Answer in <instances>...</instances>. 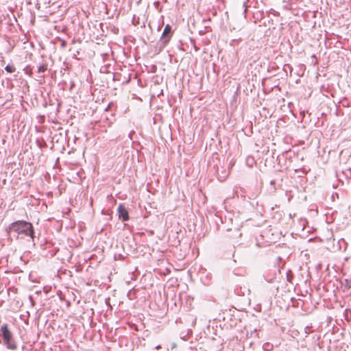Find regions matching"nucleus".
Wrapping results in <instances>:
<instances>
[{"mask_svg":"<svg viewBox=\"0 0 351 351\" xmlns=\"http://www.w3.org/2000/svg\"><path fill=\"white\" fill-rule=\"evenodd\" d=\"M7 232L8 234L14 232L18 236H21L22 238L24 237H30L32 239L34 238V229L33 226L31 223L26 221H16L12 223L8 228Z\"/></svg>","mask_w":351,"mask_h":351,"instance_id":"f257e3e1","label":"nucleus"},{"mask_svg":"<svg viewBox=\"0 0 351 351\" xmlns=\"http://www.w3.org/2000/svg\"><path fill=\"white\" fill-rule=\"evenodd\" d=\"M0 336L3 344L10 350H16L17 346L13 338L12 332L8 329L7 324H3L0 328Z\"/></svg>","mask_w":351,"mask_h":351,"instance_id":"f03ea898","label":"nucleus"},{"mask_svg":"<svg viewBox=\"0 0 351 351\" xmlns=\"http://www.w3.org/2000/svg\"><path fill=\"white\" fill-rule=\"evenodd\" d=\"M171 27L169 25H167L164 29L161 36V41L166 45L170 40L171 37Z\"/></svg>","mask_w":351,"mask_h":351,"instance_id":"7ed1b4c3","label":"nucleus"},{"mask_svg":"<svg viewBox=\"0 0 351 351\" xmlns=\"http://www.w3.org/2000/svg\"><path fill=\"white\" fill-rule=\"evenodd\" d=\"M118 213L119 218H121L123 221H127L129 219L128 213L123 205H119L118 207Z\"/></svg>","mask_w":351,"mask_h":351,"instance_id":"20e7f679","label":"nucleus"},{"mask_svg":"<svg viewBox=\"0 0 351 351\" xmlns=\"http://www.w3.org/2000/svg\"><path fill=\"white\" fill-rule=\"evenodd\" d=\"M5 71L8 73H13L15 71V67L11 65H7L5 68Z\"/></svg>","mask_w":351,"mask_h":351,"instance_id":"39448f33","label":"nucleus"},{"mask_svg":"<svg viewBox=\"0 0 351 351\" xmlns=\"http://www.w3.org/2000/svg\"><path fill=\"white\" fill-rule=\"evenodd\" d=\"M47 70V66L45 65H41L38 67V73H43Z\"/></svg>","mask_w":351,"mask_h":351,"instance_id":"423d86ee","label":"nucleus"},{"mask_svg":"<svg viewBox=\"0 0 351 351\" xmlns=\"http://www.w3.org/2000/svg\"><path fill=\"white\" fill-rule=\"evenodd\" d=\"M160 348H161V347H160V346H157L156 347V350H159Z\"/></svg>","mask_w":351,"mask_h":351,"instance_id":"0eeeda50","label":"nucleus"}]
</instances>
